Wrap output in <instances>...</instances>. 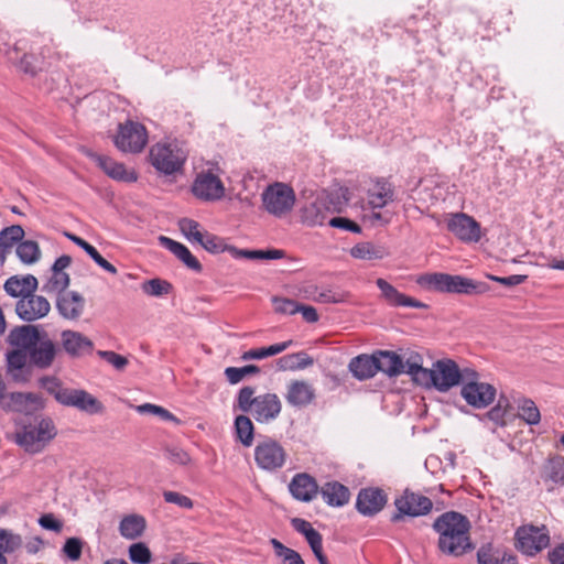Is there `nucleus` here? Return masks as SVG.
<instances>
[{
	"label": "nucleus",
	"instance_id": "39448f33",
	"mask_svg": "<svg viewBox=\"0 0 564 564\" xmlns=\"http://www.w3.org/2000/svg\"><path fill=\"white\" fill-rule=\"evenodd\" d=\"M419 284L432 291L457 293V294H481L487 291V285L476 282L462 275H452L447 273H432L422 275L417 280Z\"/></svg>",
	"mask_w": 564,
	"mask_h": 564
},
{
	"label": "nucleus",
	"instance_id": "7ed1b4c3",
	"mask_svg": "<svg viewBox=\"0 0 564 564\" xmlns=\"http://www.w3.org/2000/svg\"><path fill=\"white\" fill-rule=\"evenodd\" d=\"M188 153L177 140H163L151 145L149 162L162 175L171 176L183 172Z\"/></svg>",
	"mask_w": 564,
	"mask_h": 564
},
{
	"label": "nucleus",
	"instance_id": "5fc2aeb1",
	"mask_svg": "<svg viewBox=\"0 0 564 564\" xmlns=\"http://www.w3.org/2000/svg\"><path fill=\"white\" fill-rule=\"evenodd\" d=\"M274 311L280 314L294 315L299 313V303L291 299L273 297Z\"/></svg>",
	"mask_w": 564,
	"mask_h": 564
},
{
	"label": "nucleus",
	"instance_id": "4c0bfd02",
	"mask_svg": "<svg viewBox=\"0 0 564 564\" xmlns=\"http://www.w3.org/2000/svg\"><path fill=\"white\" fill-rule=\"evenodd\" d=\"M350 254L355 259L360 260H379L387 254L382 247L375 246L371 242L357 243L350 249Z\"/></svg>",
	"mask_w": 564,
	"mask_h": 564
},
{
	"label": "nucleus",
	"instance_id": "20e7f679",
	"mask_svg": "<svg viewBox=\"0 0 564 564\" xmlns=\"http://www.w3.org/2000/svg\"><path fill=\"white\" fill-rule=\"evenodd\" d=\"M56 434V426L50 417H36L15 433V442L26 453L37 454L48 445Z\"/></svg>",
	"mask_w": 564,
	"mask_h": 564
},
{
	"label": "nucleus",
	"instance_id": "6ab92c4d",
	"mask_svg": "<svg viewBox=\"0 0 564 564\" xmlns=\"http://www.w3.org/2000/svg\"><path fill=\"white\" fill-rule=\"evenodd\" d=\"M61 345L66 354L72 357H82L91 352L93 341L79 332L63 330L61 333Z\"/></svg>",
	"mask_w": 564,
	"mask_h": 564
},
{
	"label": "nucleus",
	"instance_id": "9b49d317",
	"mask_svg": "<svg viewBox=\"0 0 564 564\" xmlns=\"http://www.w3.org/2000/svg\"><path fill=\"white\" fill-rule=\"evenodd\" d=\"M517 549L525 555L533 556L550 543L546 527L522 525L516 531Z\"/></svg>",
	"mask_w": 564,
	"mask_h": 564
},
{
	"label": "nucleus",
	"instance_id": "680f3d73",
	"mask_svg": "<svg viewBox=\"0 0 564 564\" xmlns=\"http://www.w3.org/2000/svg\"><path fill=\"white\" fill-rule=\"evenodd\" d=\"M97 355L118 370L123 369L128 365L126 357L111 350H98Z\"/></svg>",
	"mask_w": 564,
	"mask_h": 564
},
{
	"label": "nucleus",
	"instance_id": "c756f323",
	"mask_svg": "<svg viewBox=\"0 0 564 564\" xmlns=\"http://www.w3.org/2000/svg\"><path fill=\"white\" fill-rule=\"evenodd\" d=\"M348 368L358 380L372 378L378 372L375 354L372 356L360 355L352 358Z\"/></svg>",
	"mask_w": 564,
	"mask_h": 564
},
{
	"label": "nucleus",
	"instance_id": "f257e3e1",
	"mask_svg": "<svg viewBox=\"0 0 564 564\" xmlns=\"http://www.w3.org/2000/svg\"><path fill=\"white\" fill-rule=\"evenodd\" d=\"M438 534V549L447 555L462 556L474 549L470 541V522L468 518L456 511L442 513L433 523Z\"/></svg>",
	"mask_w": 564,
	"mask_h": 564
},
{
	"label": "nucleus",
	"instance_id": "c03bdc74",
	"mask_svg": "<svg viewBox=\"0 0 564 564\" xmlns=\"http://www.w3.org/2000/svg\"><path fill=\"white\" fill-rule=\"evenodd\" d=\"M270 542L275 551L276 556L282 560L281 564H305L296 551L286 547L276 539H271Z\"/></svg>",
	"mask_w": 564,
	"mask_h": 564
},
{
	"label": "nucleus",
	"instance_id": "f704fd0d",
	"mask_svg": "<svg viewBox=\"0 0 564 564\" xmlns=\"http://www.w3.org/2000/svg\"><path fill=\"white\" fill-rule=\"evenodd\" d=\"M292 345H293L292 340H286V341L273 344L268 347L252 348V349L245 351L241 355V359L245 361L264 359V358L275 356V355L283 352Z\"/></svg>",
	"mask_w": 564,
	"mask_h": 564
},
{
	"label": "nucleus",
	"instance_id": "0eeeda50",
	"mask_svg": "<svg viewBox=\"0 0 564 564\" xmlns=\"http://www.w3.org/2000/svg\"><path fill=\"white\" fill-rule=\"evenodd\" d=\"M253 457L259 469L276 473L284 467L289 455L279 441L270 436H260L253 449Z\"/></svg>",
	"mask_w": 564,
	"mask_h": 564
},
{
	"label": "nucleus",
	"instance_id": "3c124183",
	"mask_svg": "<svg viewBox=\"0 0 564 564\" xmlns=\"http://www.w3.org/2000/svg\"><path fill=\"white\" fill-rule=\"evenodd\" d=\"M22 545L19 534L7 529H0V553H12Z\"/></svg>",
	"mask_w": 564,
	"mask_h": 564
},
{
	"label": "nucleus",
	"instance_id": "13d9d810",
	"mask_svg": "<svg viewBox=\"0 0 564 564\" xmlns=\"http://www.w3.org/2000/svg\"><path fill=\"white\" fill-rule=\"evenodd\" d=\"M83 541L78 538H69L63 546V553L70 560L77 561L82 555Z\"/></svg>",
	"mask_w": 564,
	"mask_h": 564
},
{
	"label": "nucleus",
	"instance_id": "603ef678",
	"mask_svg": "<svg viewBox=\"0 0 564 564\" xmlns=\"http://www.w3.org/2000/svg\"><path fill=\"white\" fill-rule=\"evenodd\" d=\"M129 558L134 564H150L152 561V554L144 543L139 542L130 545Z\"/></svg>",
	"mask_w": 564,
	"mask_h": 564
},
{
	"label": "nucleus",
	"instance_id": "ea45409f",
	"mask_svg": "<svg viewBox=\"0 0 564 564\" xmlns=\"http://www.w3.org/2000/svg\"><path fill=\"white\" fill-rule=\"evenodd\" d=\"M227 251L234 259L262 260V250L238 249L232 246H225L221 241H216L214 237V253Z\"/></svg>",
	"mask_w": 564,
	"mask_h": 564
},
{
	"label": "nucleus",
	"instance_id": "6e6552de",
	"mask_svg": "<svg viewBox=\"0 0 564 564\" xmlns=\"http://www.w3.org/2000/svg\"><path fill=\"white\" fill-rule=\"evenodd\" d=\"M460 394L470 406L484 409L494 402L496 389L489 383L480 382L478 372L466 368Z\"/></svg>",
	"mask_w": 564,
	"mask_h": 564
},
{
	"label": "nucleus",
	"instance_id": "79ce46f5",
	"mask_svg": "<svg viewBox=\"0 0 564 564\" xmlns=\"http://www.w3.org/2000/svg\"><path fill=\"white\" fill-rule=\"evenodd\" d=\"M519 417L529 425H536L541 421L540 410L531 399H522L518 403Z\"/></svg>",
	"mask_w": 564,
	"mask_h": 564
},
{
	"label": "nucleus",
	"instance_id": "ddd939ff",
	"mask_svg": "<svg viewBox=\"0 0 564 564\" xmlns=\"http://www.w3.org/2000/svg\"><path fill=\"white\" fill-rule=\"evenodd\" d=\"M447 229L464 242L480 240V225L464 213H457L447 220Z\"/></svg>",
	"mask_w": 564,
	"mask_h": 564
},
{
	"label": "nucleus",
	"instance_id": "9d476101",
	"mask_svg": "<svg viewBox=\"0 0 564 564\" xmlns=\"http://www.w3.org/2000/svg\"><path fill=\"white\" fill-rule=\"evenodd\" d=\"M113 142L123 153H140L148 143V131L140 122L127 120L119 124Z\"/></svg>",
	"mask_w": 564,
	"mask_h": 564
},
{
	"label": "nucleus",
	"instance_id": "052dcab7",
	"mask_svg": "<svg viewBox=\"0 0 564 564\" xmlns=\"http://www.w3.org/2000/svg\"><path fill=\"white\" fill-rule=\"evenodd\" d=\"M225 197L228 200L241 199V195L239 193L234 194L231 191L226 192V188L221 180L214 174V202L223 199Z\"/></svg>",
	"mask_w": 564,
	"mask_h": 564
},
{
	"label": "nucleus",
	"instance_id": "f03ea898",
	"mask_svg": "<svg viewBox=\"0 0 564 564\" xmlns=\"http://www.w3.org/2000/svg\"><path fill=\"white\" fill-rule=\"evenodd\" d=\"M234 409L251 414L258 423L268 424L280 416L282 402L276 393L265 392L256 395L254 387L243 386L235 397Z\"/></svg>",
	"mask_w": 564,
	"mask_h": 564
},
{
	"label": "nucleus",
	"instance_id": "8fccbe9b",
	"mask_svg": "<svg viewBox=\"0 0 564 564\" xmlns=\"http://www.w3.org/2000/svg\"><path fill=\"white\" fill-rule=\"evenodd\" d=\"M508 400L500 398L497 404L485 414V417L490 420L496 426H506V415L508 412Z\"/></svg>",
	"mask_w": 564,
	"mask_h": 564
},
{
	"label": "nucleus",
	"instance_id": "09e8293b",
	"mask_svg": "<svg viewBox=\"0 0 564 564\" xmlns=\"http://www.w3.org/2000/svg\"><path fill=\"white\" fill-rule=\"evenodd\" d=\"M305 540L308 543L312 552L314 553L316 560L319 564H329L326 555L323 552V538L322 534L315 530L312 529L308 531V533L305 535Z\"/></svg>",
	"mask_w": 564,
	"mask_h": 564
},
{
	"label": "nucleus",
	"instance_id": "2f4dec72",
	"mask_svg": "<svg viewBox=\"0 0 564 564\" xmlns=\"http://www.w3.org/2000/svg\"><path fill=\"white\" fill-rule=\"evenodd\" d=\"M178 228L191 243H198L199 246L204 247L207 251L212 250V248L209 247L212 240L204 239V234L200 229V225L196 220L191 218H182L178 220Z\"/></svg>",
	"mask_w": 564,
	"mask_h": 564
},
{
	"label": "nucleus",
	"instance_id": "6e6d98bb",
	"mask_svg": "<svg viewBox=\"0 0 564 564\" xmlns=\"http://www.w3.org/2000/svg\"><path fill=\"white\" fill-rule=\"evenodd\" d=\"M313 300L317 303L323 304H338L346 301V295L343 292H336L333 290H323L318 292Z\"/></svg>",
	"mask_w": 564,
	"mask_h": 564
},
{
	"label": "nucleus",
	"instance_id": "2eb2a0df",
	"mask_svg": "<svg viewBox=\"0 0 564 564\" xmlns=\"http://www.w3.org/2000/svg\"><path fill=\"white\" fill-rule=\"evenodd\" d=\"M88 155L113 181L122 183H134L138 181V173L134 169H128L123 163L117 162L104 154L89 152Z\"/></svg>",
	"mask_w": 564,
	"mask_h": 564
},
{
	"label": "nucleus",
	"instance_id": "c9c22d12",
	"mask_svg": "<svg viewBox=\"0 0 564 564\" xmlns=\"http://www.w3.org/2000/svg\"><path fill=\"white\" fill-rule=\"evenodd\" d=\"M70 406L89 414L100 413L104 410L102 404L94 395L82 389L76 390Z\"/></svg>",
	"mask_w": 564,
	"mask_h": 564
},
{
	"label": "nucleus",
	"instance_id": "1a4fd4ad",
	"mask_svg": "<svg viewBox=\"0 0 564 564\" xmlns=\"http://www.w3.org/2000/svg\"><path fill=\"white\" fill-rule=\"evenodd\" d=\"M394 506L397 511L391 516V522L393 523L402 521L405 517L416 518L426 516L433 509V502L429 497L409 489L395 498Z\"/></svg>",
	"mask_w": 564,
	"mask_h": 564
},
{
	"label": "nucleus",
	"instance_id": "864d4df0",
	"mask_svg": "<svg viewBox=\"0 0 564 564\" xmlns=\"http://www.w3.org/2000/svg\"><path fill=\"white\" fill-rule=\"evenodd\" d=\"M171 284L167 281L161 279H151L145 281L141 289L150 296H162L167 294L171 290Z\"/></svg>",
	"mask_w": 564,
	"mask_h": 564
},
{
	"label": "nucleus",
	"instance_id": "bf43d9fd",
	"mask_svg": "<svg viewBox=\"0 0 564 564\" xmlns=\"http://www.w3.org/2000/svg\"><path fill=\"white\" fill-rule=\"evenodd\" d=\"M478 564H499V556L496 554L492 544H484L477 551Z\"/></svg>",
	"mask_w": 564,
	"mask_h": 564
},
{
	"label": "nucleus",
	"instance_id": "c85d7f7f",
	"mask_svg": "<svg viewBox=\"0 0 564 564\" xmlns=\"http://www.w3.org/2000/svg\"><path fill=\"white\" fill-rule=\"evenodd\" d=\"M392 185L386 181H377L372 189L368 192V204L371 209H380L393 200Z\"/></svg>",
	"mask_w": 564,
	"mask_h": 564
},
{
	"label": "nucleus",
	"instance_id": "72a5a7b5",
	"mask_svg": "<svg viewBox=\"0 0 564 564\" xmlns=\"http://www.w3.org/2000/svg\"><path fill=\"white\" fill-rule=\"evenodd\" d=\"M319 197L325 202L332 214L341 213L350 199L349 189L341 186L332 188Z\"/></svg>",
	"mask_w": 564,
	"mask_h": 564
},
{
	"label": "nucleus",
	"instance_id": "f8f14e48",
	"mask_svg": "<svg viewBox=\"0 0 564 564\" xmlns=\"http://www.w3.org/2000/svg\"><path fill=\"white\" fill-rule=\"evenodd\" d=\"M465 369L459 370L452 359L437 360L434 364V388L440 392H446L458 383H464Z\"/></svg>",
	"mask_w": 564,
	"mask_h": 564
},
{
	"label": "nucleus",
	"instance_id": "b1692460",
	"mask_svg": "<svg viewBox=\"0 0 564 564\" xmlns=\"http://www.w3.org/2000/svg\"><path fill=\"white\" fill-rule=\"evenodd\" d=\"M42 335L36 326L23 325L10 332L8 341L11 346L29 352Z\"/></svg>",
	"mask_w": 564,
	"mask_h": 564
},
{
	"label": "nucleus",
	"instance_id": "a18cd8bd",
	"mask_svg": "<svg viewBox=\"0 0 564 564\" xmlns=\"http://www.w3.org/2000/svg\"><path fill=\"white\" fill-rule=\"evenodd\" d=\"M258 373H260V368L257 365H246L243 367H227L225 369L226 379L230 384H237L245 377Z\"/></svg>",
	"mask_w": 564,
	"mask_h": 564
},
{
	"label": "nucleus",
	"instance_id": "49530a36",
	"mask_svg": "<svg viewBox=\"0 0 564 564\" xmlns=\"http://www.w3.org/2000/svg\"><path fill=\"white\" fill-rule=\"evenodd\" d=\"M192 189L196 197L205 200L212 199V171L207 170L202 175H198Z\"/></svg>",
	"mask_w": 564,
	"mask_h": 564
},
{
	"label": "nucleus",
	"instance_id": "58836bf2",
	"mask_svg": "<svg viewBox=\"0 0 564 564\" xmlns=\"http://www.w3.org/2000/svg\"><path fill=\"white\" fill-rule=\"evenodd\" d=\"M69 281L66 272L52 271L51 276L43 283L42 291L46 294H61L68 288Z\"/></svg>",
	"mask_w": 564,
	"mask_h": 564
},
{
	"label": "nucleus",
	"instance_id": "e2e57ef3",
	"mask_svg": "<svg viewBox=\"0 0 564 564\" xmlns=\"http://www.w3.org/2000/svg\"><path fill=\"white\" fill-rule=\"evenodd\" d=\"M328 224H329V226H332L334 228L344 229V230L351 231L355 234L361 232L360 226L358 224L351 221L348 218L334 217L328 221Z\"/></svg>",
	"mask_w": 564,
	"mask_h": 564
},
{
	"label": "nucleus",
	"instance_id": "5701e85b",
	"mask_svg": "<svg viewBox=\"0 0 564 564\" xmlns=\"http://www.w3.org/2000/svg\"><path fill=\"white\" fill-rule=\"evenodd\" d=\"M332 214L324 200L318 196L313 202L305 204L300 210L302 224L308 227L323 226Z\"/></svg>",
	"mask_w": 564,
	"mask_h": 564
},
{
	"label": "nucleus",
	"instance_id": "774afa93",
	"mask_svg": "<svg viewBox=\"0 0 564 564\" xmlns=\"http://www.w3.org/2000/svg\"><path fill=\"white\" fill-rule=\"evenodd\" d=\"M1 235L4 237L6 240L10 242H18L22 240V238L24 237V230L21 226L13 225L4 228L1 231Z\"/></svg>",
	"mask_w": 564,
	"mask_h": 564
},
{
	"label": "nucleus",
	"instance_id": "412c9836",
	"mask_svg": "<svg viewBox=\"0 0 564 564\" xmlns=\"http://www.w3.org/2000/svg\"><path fill=\"white\" fill-rule=\"evenodd\" d=\"M58 313L66 319H77L83 314L85 299L75 291L63 292L56 300Z\"/></svg>",
	"mask_w": 564,
	"mask_h": 564
},
{
	"label": "nucleus",
	"instance_id": "338daca9",
	"mask_svg": "<svg viewBox=\"0 0 564 564\" xmlns=\"http://www.w3.org/2000/svg\"><path fill=\"white\" fill-rule=\"evenodd\" d=\"M297 355H295L294 352L293 354H289V355H285L281 358L278 359L276 361V367L279 370H282V371H286V370H291V371H295V370H300L299 369V365L295 364V361L297 360Z\"/></svg>",
	"mask_w": 564,
	"mask_h": 564
},
{
	"label": "nucleus",
	"instance_id": "7c9ffc66",
	"mask_svg": "<svg viewBox=\"0 0 564 564\" xmlns=\"http://www.w3.org/2000/svg\"><path fill=\"white\" fill-rule=\"evenodd\" d=\"M29 352L23 349H14L7 355L8 369L10 375L15 381H26L29 371L26 370V362Z\"/></svg>",
	"mask_w": 564,
	"mask_h": 564
},
{
	"label": "nucleus",
	"instance_id": "aec40b11",
	"mask_svg": "<svg viewBox=\"0 0 564 564\" xmlns=\"http://www.w3.org/2000/svg\"><path fill=\"white\" fill-rule=\"evenodd\" d=\"M56 352L57 346L43 333L36 345L29 351V359L37 368L44 369L52 365Z\"/></svg>",
	"mask_w": 564,
	"mask_h": 564
},
{
	"label": "nucleus",
	"instance_id": "de8ad7c7",
	"mask_svg": "<svg viewBox=\"0 0 564 564\" xmlns=\"http://www.w3.org/2000/svg\"><path fill=\"white\" fill-rule=\"evenodd\" d=\"M134 410L139 414L156 415V416H159L163 421H171V422H174L176 424L180 423V420L173 413H171L169 410L164 409L163 406H160V405H156V404L143 403V404H140V405H135Z\"/></svg>",
	"mask_w": 564,
	"mask_h": 564
},
{
	"label": "nucleus",
	"instance_id": "a211bd4d",
	"mask_svg": "<svg viewBox=\"0 0 564 564\" xmlns=\"http://www.w3.org/2000/svg\"><path fill=\"white\" fill-rule=\"evenodd\" d=\"M284 398L291 406L302 409L314 400L315 390L304 380H292L286 384Z\"/></svg>",
	"mask_w": 564,
	"mask_h": 564
},
{
	"label": "nucleus",
	"instance_id": "4be33fe9",
	"mask_svg": "<svg viewBox=\"0 0 564 564\" xmlns=\"http://www.w3.org/2000/svg\"><path fill=\"white\" fill-rule=\"evenodd\" d=\"M289 490L294 499L310 502L316 497L318 486L312 476L307 474H296L289 485Z\"/></svg>",
	"mask_w": 564,
	"mask_h": 564
},
{
	"label": "nucleus",
	"instance_id": "e433bc0d",
	"mask_svg": "<svg viewBox=\"0 0 564 564\" xmlns=\"http://www.w3.org/2000/svg\"><path fill=\"white\" fill-rule=\"evenodd\" d=\"M235 433L237 440L245 446L250 447L254 440V426L251 419L240 414L235 419Z\"/></svg>",
	"mask_w": 564,
	"mask_h": 564
},
{
	"label": "nucleus",
	"instance_id": "423d86ee",
	"mask_svg": "<svg viewBox=\"0 0 564 564\" xmlns=\"http://www.w3.org/2000/svg\"><path fill=\"white\" fill-rule=\"evenodd\" d=\"M294 189L282 182H274L265 186L261 193V204L264 212L275 218L289 215L295 205Z\"/></svg>",
	"mask_w": 564,
	"mask_h": 564
},
{
	"label": "nucleus",
	"instance_id": "473e14b6",
	"mask_svg": "<svg viewBox=\"0 0 564 564\" xmlns=\"http://www.w3.org/2000/svg\"><path fill=\"white\" fill-rule=\"evenodd\" d=\"M145 519L139 514L124 517L119 524L120 534L127 540L140 538L145 530Z\"/></svg>",
	"mask_w": 564,
	"mask_h": 564
},
{
	"label": "nucleus",
	"instance_id": "4d7b16f0",
	"mask_svg": "<svg viewBox=\"0 0 564 564\" xmlns=\"http://www.w3.org/2000/svg\"><path fill=\"white\" fill-rule=\"evenodd\" d=\"M163 498L167 503L176 505L182 509H192L193 501L189 497L177 491L166 490L163 492Z\"/></svg>",
	"mask_w": 564,
	"mask_h": 564
},
{
	"label": "nucleus",
	"instance_id": "cd10ccee",
	"mask_svg": "<svg viewBox=\"0 0 564 564\" xmlns=\"http://www.w3.org/2000/svg\"><path fill=\"white\" fill-rule=\"evenodd\" d=\"M159 240L163 247L170 250L186 267L197 272L200 271L202 265L199 261L191 253L186 246L165 236H160Z\"/></svg>",
	"mask_w": 564,
	"mask_h": 564
},
{
	"label": "nucleus",
	"instance_id": "37998d69",
	"mask_svg": "<svg viewBox=\"0 0 564 564\" xmlns=\"http://www.w3.org/2000/svg\"><path fill=\"white\" fill-rule=\"evenodd\" d=\"M17 256L23 263H34L40 258L39 245L32 240L21 241L17 247Z\"/></svg>",
	"mask_w": 564,
	"mask_h": 564
},
{
	"label": "nucleus",
	"instance_id": "4468645a",
	"mask_svg": "<svg viewBox=\"0 0 564 564\" xmlns=\"http://www.w3.org/2000/svg\"><path fill=\"white\" fill-rule=\"evenodd\" d=\"M51 304L46 297L35 295L34 292L20 299L15 306L18 316L25 322L43 318L48 314Z\"/></svg>",
	"mask_w": 564,
	"mask_h": 564
},
{
	"label": "nucleus",
	"instance_id": "a878e982",
	"mask_svg": "<svg viewBox=\"0 0 564 564\" xmlns=\"http://www.w3.org/2000/svg\"><path fill=\"white\" fill-rule=\"evenodd\" d=\"M378 372H383L389 377H395L404 371V361L394 351L379 350L375 354Z\"/></svg>",
	"mask_w": 564,
	"mask_h": 564
},
{
	"label": "nucleus",
	"instance_id": "bb28decb",
	"mask_svg": "<svg viewBox=\"0 0 564 564\" xmlns=\"http://www.w3.org/2000/svg\"><path fill=\"white\" fill-rule=\"evenodd\" d=\"M321 496L330 507H343L350 498L349 489L338 481H329L321 488Z\"/></svg>",
	"mask_w": 564,
	"mask_h": 564
},
{
	"label": "nucleus",
	"instance_id": "0e129e2a",
	"mask_svg": "<svg viewBox=\"0 0 564 564\" xmlns=\"http://www.w3.org/2000/svg\"><path fill=\"white\" fill-rule=\"evenodd\" d=\"M167 459L173 464L187 465L191 462L189 455L180 447H171L166 451Z\"/></svg>",
	"mask_w": 564,
	"mask_h": 564
},
{
	"label": "nucleus",
	"instance_id": "dca6fc26",
	"mask_svg": "<svg viewBox=\"0 0 564 564\" xmlns=\"http://www.w3.org/2000/svg\"><path fill=\"white\" fill-rule=\"evenodd\" d=\"M387 500V495L382 489L378 487L362 488L356 499V509L365 517H373L384 508Z\"/></svg>",
	"mask_w": 564,
	"mask_h": 564
},
{
	"label": "nucleus",
	"instance_id": "393cba45",
	"mask_svg": "<svg viewBox=\"0 0 564 564\" xmlns=\"http://www.w3.org/2000/svg\"><path fill=\"white\" fill-rule=\"evenodd\" d=\"M39 285L37 279L34 275L28 274L24 276L9 278L3 288L4 291L13 297H23L36 291Z\"/></svg>",
	"mask_w": 564,
	"mask_h": 564
},
{
	"label": "nucleus",
	"instance_id": "a19ab883",
	"mask_svg": "<svg viewBox=\"0 0 564 564\" xmlns=\"http://www.w3.org/2000/svg\"><path fill=\"white\" fill-rule=\"evenodd\" d=\"M544 479L555 485L564 484V459L560 456L550 458L544 465Z\"/></svg>",
	"mask_w": 564,
	"mask_h": 564
},
{
	"label": "nucleus",
	"instance_id": "69168bd1",
	"mask_svg": "<svg viewBox=\"0 0 564 564\" xmlns=\"http://www.w3.org/2000/svg\"><path fill=\"white\" fill-rule=\"evenodd\" d=\"M39 524L50 531L59 532L63 529V522L58 520L54 514L46 513L39 519Z\"/></svg>",
	"mask_w": 564,
	"mask_h": 564
},
{
	"label": "nucleus",
	"instance_id": "f3484780",
	"mask_svg": "<svg viewBox=\"0 0 564 564\" xmlns=\"http://www.w3.org/2000/svg\"><path fill=\"white\" fill-rule=\"evenodd\" d=\"M376 285L381 292V299H383L390 306L412 308L427 307L425 303L399 292L392 284L382 278L376 280Z\"/></svg>",
	"mask_w": 564,
	"mask_h": 564
}]
</instances>
